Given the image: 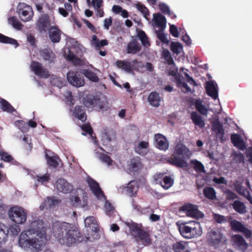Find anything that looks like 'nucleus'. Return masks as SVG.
Returning a JSON list of instances; mask_svg holds the SVG:
<instances>
[{"instance_id": "1", "label": "nucleus", "mask_w": 252, "mask_h": 252, "mask_svg": "<svg viewBox=\"0 0 252 252\" xmlns=\"http://www.w3.org/2000/svg\"><path fill=\"white\" fill-rule=\"evenodd\" d=\"M53 234L59 243L68 247L78 244L84 237L79 228L66 222H56L52 226Z\"/></svg>"}, {"instance_id": "2", "label": "nucleus", "mask_w": 252, "mask_h": 252, "mask_svg": "<svg viewBox=\"0 0 252 252\" xmlns=\"http://www.w3.org/2000/svg\"><path fill=\"white\" fill-rule=\"evenodd\" d=\"M191 155L189 148L182 143H178L175 146L172 156L167 159V162L177 167L184 168L187 166V160Z\"/></svg>"}, {"instance_id": "3", "label": "nucleus", "mask_w": 252, "mask_h": 252, "mask_svg": "<svg viewBox=\"0 0 252 252\" xmlns=\"http://www.w3.org/2000/svg\"><path fill=\"white\" fill-rule=\"evenodd\" d=\"M131 235L135 238L138 244H142L144 246H148L152 244L150 231L145 230L141 223H137L133 221L126 222Z\"/></svg>"}, {"instance_id": "4", "label": "nucleus", "mask_w": 252, "mask_h": 252, "mask_svg": "<svg viewBox=\"0 0 252 252\" xmlns=\"http://www.w3.org/2000/svg\"><path fill=\"white\" fill-rule=\"evenodd\" d=\"M27 231L22 232L19 236L18 243L19 246L26 250H30L38 252L41 250L42 243L38 238Z\"/></svg>"}, {"instance_id": "5", "label": "nucleus", "mask_w": 252, "mask_h": 252, "mask_svg": "<svg viewBox=\"0 0 252 252\" xmlns=\"http://www.w3.org/2000/svg\"><path fill=\"white\" fill-rule=\"evenodd\" d=\"M179 230L181 235L187 239L198 237L202 233L200 223L195 221L181 223L179 226Z\"/></svg>"}, {"instance_id": "6", "label": "nucleus", "mask_w": 252, "mask_h": 252, "mask_svg": "<svg viewBox=\"0 0 252 252\" xmlns=\"http://www.w3.org/2000/svg\"><path fill=\"white\" fill-rule=\"evenodd\" d=\"M8 215L11 221L19 224L24 223L27 218L26 210L17 206L11 207L8 211Z\"/></svg>"}, {"instance_id": "7", "label": "nucleus", "mask_w": 252, "mask_h": 252, "mask_svg": "<svg viewBox=\"0 0 252 252\" xmlns=\"http://www.w3.org/2000/svg\"><path fill=\"white\" fill-rule=\"evenodd\" d=\"M17 13L20 19L23 22L30 21L33 15L32 7L24 2H20L18 4Z\"/></svg>"}, {"instance_id": "8", "label": "nucleus", "mask_w": 252, "mask_h": 252, "mask_svg": "<svg viewBox=\"0 0 252 252\" xmlns=\"http://www.w3.org/2000/svg\"><path fill=\"white\" fill-rule=\"evenodd\" d=\"M207 237L209 244L215 247L225 241V237L222 234L220 230L218 228L211 229L208 232Z\"/></svg>"}, {"instance_id": "9", "label": "nucleus", "mask_w": 252, "mask_h": 252, "mask_svg": "<svg viewBox=\"0 0 252 252\" xmlns=\"http://www.w3.org/2000/svg\"><path fill=\"white\" fill-rule=\"evenodd\" d=\"M27 231L41 239L46 237L45 230L43 226L42 221L41 220H38L32 221L29 230Z\"/></svg>"}, {"instance_id": "10", "label": "nucleus", "mask_w": 252, "mask_h": 252, "mask_svg": "<svg viewBox=\"0 0 252 252\" xmlns=\"http://www.w3.org/2000/svg\"><path fill=\"white\" fill-rule=\"evenodd\" d=\"M180 210L185 213L189 217L201 218L204 216L203 214L198 210L197 206L192 204H184L180 208Z\"/></svg>"}, {"instance_id": "11", "label": "nucleus", "mask_w": 252, "mask_h": 252, "mask_svg": "<svg viewBox=\"0 0 252 252\" xmlns=\"http://www.w3.org/2000/svg\"><path fill=\"white\" fill-rule=\"evenodd\" d=\"M38 55L39 59L49 63H54L56 59V56L53 50L49 47L41 48L39 50Z\"/></svg>"}, {"instance_id": "12", "label": "nucleus", "mask_w": 252, "mask_h": 252, "mask_svg": "<svg viewBox=\"0 0 252 252\" xmlns=\"http://www.w3.org/2000/svg\"><path fill=\"white\" fill-rule=\"evenodd\" d=\"M37 30L40 32H46L50 27V19L47 14H42L38 18L36 24Z\"/></svg>"}, {"instance_id": "13", "label": "nucleus", "mask_w": 252, "mask_h": 252, "mask_svg": "<svg viewBox=\"0 0 252 252\" xmlns=\"http://www.w3.org/2000/svg\"><path fill=\"white\" fill-rule=\"evenodd\" d=\"M67 78L68 82L75 87H80L85 84L84 78L77 72L69 71L67 74Z\"/></svg>"}, {"instance_id": "14", "label": "nucleus", "mask_w": 252, "mask_h": 252, "mask_svg": "<svg viewBox=\"0 0 252 252\" xmlns=\"http://www.w3.org/2000/svg\"><path fill=\"white\" fill-rule=\"evenodd\" d=\"M229 223L231 229L232 231L244 233L247 238H250L251 236V231L246 228L241 222L234 220H231Z\"/></svg>"}, {"instance_id": "15", "label": "nucleus", "mask_w": 252, "mask_h": 252, "mask_svg": "<svg viewBox=\"0 0 252 252\" xmlns=\"http://www.w3.org/2000/svg\"><path fill=\"white\" fill-rule=\"evenodd\" d=\"M83 103L86 107L93 108L94 107H99L102 108L101 101L97 96L89 95L83 98Z\"/></svg>"}, {"instance_id": "16", "label": "nucleus", "mask_w": 252, "mask_h": 252, "mask_svg": "<svg viewBox=\"0 0 252 252\" xmlns=\"http://www.w3.org/2000/svg\"><path fill=\"white\" fill-rule=\"evenodd\" d=\"M56 186L58 191L64 193H70L73 189V185L62 178L57 180Z\"/></svg>"}, {"instance_id": "17", "label": "nucleus", "mask_w": 252, "mask_h": 252, "mask_svg": "<svg viewBox=\"0 0 252 252\" xmlns=\"http://www.w3.org/2000/svg\"><path fill=\"white\" fill-rule=\"evenodd\" d=\"M155 145L159 150L166 151L168 149L169 143L166 137L160 133L156 134L154 136Z\"/></svg>"}, {"instance_id": "18", "label": "nucleus", "mask_w": 252, "mask_h": 252, "mask_svg": "<svg viewBox=\"0 0 252 252\" xmlns=\"http://www.w3.org/2000/svg\"><path fill=\"white\" fill-rule=\"evenodd\" d=\"M212 130L215 132L216 137H218L221 142L224 141V130L219 119H216L213 122Z\"/></svg>"}, {"instance_id": "19", "label": "nucleus", "mask_w": 252, "mask_h": 252, "mask_svg": "<svg viewBox=\"0 0 252 252\" xmlns=\"http://www.w3.org/2000/svg\"><path fill=\"white\" fill-rule=\"evenodd\" d=\"M48 32L49 37L52 42L55 43L60 41L62 32L57 26H51Z\"/></svg>"}, {"instance_id": "20", "label": "nucleus", "mask_w": 252, "mask_h": 252, "mask_svg": "<svg viewBox=\"0 0 252 252\" xmlns=\"http://www.w3.org/2000/svg\"><path fill=\"white\" fill-rule=\"evenodd\" d=\"M42 64H31V68L37 76L44 78H48L50 74L46 68H43Z\"/></svg>"}, {"instance_id": "21", "label": "nucleus", "mask_w": 252, "mask_h": 252, "mask_svg": "<svg viewBox=\"0 0 252 252\" xmlns=\"http://www.w3.org/2000/svg\"><path fill=\"white\" fill-rule=\"evenodd\" d=\"M231 241L233 245L236 246L238 249L243 251L247 249L248 245L245 239L239 234L233 235L231 237Z\"/></svg>"}, {"instance_id": "22", "label": "nucleus", "mask_w": 252, "mask_h": 252, "mask_svg": "<svg viewBox=\"0 0 252 252\" xmlns=\"http://www.w3.org/2000/svg\"><path fill=\"white\" fill-rule=\"evenodd\" d=\"M87 182L92 192L97 197L104 195L103 192L100 189L99 185L94 179L88 178Z\"/></svg>"}, {"instance_id": "23", "label": "nucleus", "mask_w": 252, "mask_h": 252, "mask_svg": "<svg viewBox=\"0 0 252 252\" xmlns=\"http://www.w3.org/2000/svg\"><path fill=\"white\" fill-rule=\"evenodd\" d=\"M89 6H91L96 10V15L99 17L104 16V11L102 8L103 0H90V2H87Z\"/></svg>"}, {"instance_id": "24", "label": "nucleus", "mask_w": 252, "mask_h": 252, "mask_svg": "<svg viewBox=\"0 0 252 252\" xmlns=\"http://www.w3.org/2000/svg\"><path fill=\"white\" fill-rule=\"evenodd\" d=\"M73 116L82 122H85L87 120L86 110L84 106L76 105L73 112Z\"/></svg>"}, {"instance_id": "25", "label": "nucleus", "mask_w": 252, "mask_h": 252, "mask_svg": "<svg viewBox=\"0 0 252 252\" xmlns=\"http://www.w3.org/2000/svg\"><path fill=\"white\" fill-rule=\"evenodd\" d=\"M231 142L235 147H237L241 150H244L246 148L245 143L240 136L238 134H232L230 136Z\"/></svg>"}, {"instance_id": "26", "label": "nucleus", "mask_w": 252, "mask_h": 252, "mask_svg": "<svg viewBox=\"0 0 252 252\" xmlns=\"http://www.w3.org/2000/svg\"><path fill=\"white\" fill-rule=\"evenodd\" d=\"M205 88L207 94L213 99H216L218 97V89L213 82H208Z\"/></svg>"}, {"instance_id": "27", "label": "nucleus", "mask_w": 252, "mask_h": 252, "mask_svg": "<svg viewBox=\"0 0 252 252\" xmlns=\"http://www.w3.org/2000/svg\"><path fill=\"white\" fill-rule=\"evenodd\" d=\"M155 25L161 31H164L166 28V20L165 17L160 13L154 14Z\"/></svg>"}, {"instance_id": "28", "label": "nucleus", "mask_w": 252, "mask_h": 252, "mask_svg": "<svg viewBox=\"0 0 252 252\" xmlns=\"http://www.w3.org/2000/svg\"><path fill=\"white\" fill-rule=\"evenodd\" d=\"M172 248L174 252H190L188 243L185 241L176 242L172 244Z\"/></svg>"}, {"instance_id": "29", "label": "nucleus", "mask_w": 252, "mask_h": 252, "mask_svg": "<svg viewBox=\"0 0 252 252\" xmlns=\"http://www.w3.org/2000/svg\"><path fill=\"white\" fill-rule=\"evenodd\" d=\"M149 146L148 141H142L137 145L134 146L135 152L140 156H144L148 153Z\"/></svg>"}, {"instance_id": "30", "label": "nucleus", "mask_w": 252, "mask_h": 252, "mask_svg": "<svg viewBox=\"0 0 252 252\" xmlns=\"http://www.w3.org/2000/svg\"><path fill=\"white\" fill-rule=\"evenodd\" d=\"M61 202L60 200L57 199L55 197H48L40 206L41 210H44L45 208H50L56 205H57Z\"/></svg>"}, {"instance_id": "31", "label": "nucleus", "mask_w": 252, "mask_h": 252, "mask_svg": "<svg viewBox=\"0 0 252 252\" xmlns=\"http://www.w3.org/2000/svg\"><path fill=\"white\" fill-rule=\"evenodd\" d=\"M85 224L86 227L92 228V231L96 233L99 231L98 225L95 218L93 216L87 217L85 219Z\"/></svg>"}, {"instance_id": "32", "label": "nucleus", "mask_w": 252, "mask_h": 252, "mask_svg": "<svg viewBox=\"0 0 252 252\" xmlns=\"http://www.w3.org/2000/svg\"><path fill=\"white\" fill-rule=\"evenodd\" d=\"M91 44L96 50H99L101 47L107 45L108 42L106 39L100 40L96 35H93L92 37Z\"/></svg>"}, {"instance_id": "33", "label": "nucleus", "mask_w": 252, "mask_h": 252, "mask_svg": "<svg viewBox=\"0 0 252 252\" xmlns=\"http://www.w3.org/2000/svg\"><path fill=\"white\" fill-rule=\"evenodd\" d=\"M190 117L195 125L201 128L204 127L205 124L204 120L196 112H192L190 114Z\"/></svg>"}, {"instance_id": "34", "label": "nucleus", "mask_w": 252, "mask_h": 252, "mask_svg": "<svg viewBox=\"0 0 252 252\" xmlns=\"http://www.w3.org/2000/svg\"><path fill=\"white\" fill-rule=\"evenodd\" d=\"M64 57L68 61L71 62L72 63H82V61L79 59L74 52L70 49H67V52L65 51L63 54Z\"/></svg>"}, {"instance_id": "35", "label": "nucleus", "mask_w": 252, "mask_h": 252, "mask_svg": "<svg viewBox=\"0 0 252 252\" xmlns=\"http://www.w3.org/2000/svg\"><path fill=\"white\" fill-rule=\"evenodd\" d=\"M141 49L140 44L137 41L130 42L127 46V52L129 54H136L139 52Z\"/></svg>"}, {"instance_id": "36", "label": "nucleus", "mask_w": 252, "mask_h": 252, "mask_svg": "<svg viewBox=\"0 0 252 252\" xmlns=\"http://www.w3.org/2000/svg\"><path fill=\"white\" fill-rule=\"evenodd\" d=\"M148 101L151 105L154 107L159 106L160 102V97L159 94L157 92L151 93L149 95Z\"/></svg>"}, {"instance_id": "37", "label": "nucleus", "mask_w": 252, "mask_h": 252, "mask_svg": "<svg viewBox=\"0 0 252 252\" xmlns=\"http://www.w3.org/2000/svg\"><path fill=\"white\" fill-rule=\"evenodd\" d=\"M232 206L234 210L240 214H245L247 212L244 203L239 200H235Z\"/></svg>"}, {"instance_id": "38", "label": "nucleus", "mask_w": 252, "mask_h": 252, "mask_svg": "<svg viewBox=\"0 0 252 252\" xmlns=\"http://www.w3.org/2000/svg\"><path fill=\"white\" fill-rule=\"evenodd\" d=\"M46 157L49 167L57 168L58 166L59 165V161H61V159L58 156H49L48 155H46Z\"/></svg>"}, {"instance_id": "39", "label": "nucleus", "mask_w": 252, "mask_h": 252, "mask_svg": "<svg viewBox=\"0 0 252 252\" xmlns=\"http://www.w3.org/2000/svg\"><path fill=\"white\" fill-rule=\"evenodd\" d=\"M203 192L204 196L210 200L216 198V193L215 189L211 187H206L204 188Z\"/></svg>"}, {"instance_id": "40", "label": "nucleus", "mask_w": 252, "mask_h": 252, "mask_svg": "<svg viewBox=\"0 0 252 252\" xmlns=\"http://www.w3.org/2000/svg\"><path fill=\"white\" fill-rule=\"evenodd\" d=\"M0 42L4 44H10L13 45L15 48L17 47L19 45L16 39L6 36L0 33Z\"/></svg>"}, {"instance_id": "41", "label": "nucleus", "mask_w": 252, "mask_h": 252, "mask_svg": "<svg viewBox=\"0 0 252 252\" xmlns=\"http://www.w3.org/2000/svg\"><path fill=\"white\" fill-rule=\"evenodd\" d=\"M0 108L3 111L12 113L15 111L14 108L6 100L1 98L0 100Z\"/></svg>"}, {"instance_id": "42", "label": "nucleus", "mask_w": 252, "mask_h": 252, "mask_svg": "<svg viewBox=\"0 0 252 252\" xmlns=\"http://www.w3.org/2000/svg\"><path fill=\"white\" fill-rule=\"evenodd\" d=\"M82 73L84 76L88 78L90 80L94 82H98L99 81V78L97 77L96 74L93 71L89 69H82Z\"/></svg>"}, {"instance_id": "43", "label": "nucleus", "mask_w": 252, "mask_h": 252, "mask_svg": "<svg viewBox=\"0 0 252 252\" xmlns=\"http://www.w3.org/2000/svg\"><path fill=\"white\" fill-rule=\"evenodd\" d=\"M190 163L196 172H204L205 171L204 166L200 161L196 159H192L190 161Z\"/></svg>"}, {"instance_id": "44", "label": "nucleus", "mask_w": 252, "mask_h": 252, "mask_svg": "<svg viewBox=\"0 0 252 252\" xmlns=\"http://www.w3.org/2000/svg\"><path fill=\"white\" fill-rule=\"evenodd\" d=\"M137 36L144 46H150V44L148 40V37L145 32L140 30L137 33Z\"/></svg>"}, {"instance_id": "45", "label": "nucleus", "mask_w": 252, "mask_h": 252, "mask_svg": "<svg viewBox=\"0 0 252 252\" xmlns=\"http://www.w3.org/2000/svg\"><path fill=\"white\" fill-rule=\"evenodd\" d=\"M138 186L137 183L134 181H130L127 185L126 191L130 194V195H134L137 193Z\"/></svg>"}, {"instance_id": "46", "label": "nucleus", "mask_w": 252, "mask_h": 252, "mask_svg": "<svg viewBox=\"0 0 252 252\" xmlns=\"http://www.w3.org/2000/svg\"><path fill=\"white\" fill-rule=\"evenodd\" d=\"M234 187L235 190L240 195H245L248 193V189L242 186V183L236 181L234 183Z\"/></svg>"}, {"instance_id": "47", "label": "nucleus", "mask_w": 252, "mask_h": 252, "mask_svg": "<svg viewBox=\"0 0 252 252\" xmlns=\"http://www.w3.org/2000/svg\"><path fill=\"white\" fill-rule=\"evenodd\" d=\"M9 21L12 26L17 30H21L24 27L23 25L15 16L10 17Z\"/></svg>"}, {"instance_id": "48", "label": "nucleus", "mask_w": 252, "mask_h": 252, "mask_svg": "<svg viewBox=\"0 0 252 252\" xmlns=\"http://www.w3.org/2000/svg\"><path fill=\"white\" fill-rule=\"evenodd\" d=\"M196 109L198 112L203 115H206L207 114V109L205 106L202 104L200 99H196L195 102Z\"/></svg>"}, {"instance_id": "49", "label": "nucleus", "mask_w": 252, "mask_h": 252, "mask_svg": "<svg viewBox=\"0 0 252 252\" xmlns=\"http://www.w3.org/2000/svg\"><path fill=\"white\" fill-rule=\"evenodd\" d=\"M173 180L170 176H165L163 179V182L161 185L165 189H168L173 185Z\"/></svg>"}, {"instance_id": "50", "label": "nucleus", "mask_w": 252, "mask_h": 252, "mask_svg": "<svg viewBox=\"0 0 252 252\" xmlns=\"http://www.w3.org/2000/svg\"><path fill=\"white\" fill-rule=\"evenodd\" d=\"M7 226L3 223H0V242L5 241L8 235Z\"/></svg>"}, {"instance_id": "51", "label": "nucleus", "mask_w": 252, "mask_h": 252, "mask_svg": "<svg viewBox=\"0 0 252 252\" xmlns=\"http://www.w3.org/2000/svg\"><path fill=\"white\" fill-rule=\"evenodd\" d=\"M233 161L236 163H243L245 162L244 156L241 153H234L232 155Z\"/></svg>"}, {"instance_id": "52", "label": "nucleus", "mask_w": 252, "mask_h": 252, "mask_svg": "<svg viewBox=\"0 0 252 252\" xmlns=\"http://www.w3.org/2000/svg\"><path fill=\"white\" fill-rule=\"evenodd\" d=\"M15 125L23 132H26L28 131L29 126L27 123L22 120H18L15 122Z\"/></svg>"}, {"instance_id": "53", "label": "nucleus", "mask_w": 252, "mask_h": 252, "mask_svg": "<svg viewBox=\"0 0 252 252\" xmlns=\"http://www.w3.org/2000/svg\"><path fill=\"white\" fill-rule=\"evenodd\" d=\"M136 64H116V65L121 67L123 69L128 73H132L133 70H136L135 65Z\"/></svg>"}, {"instance_id": "54", "label": "nucleus", "mask_w": 252, "mask_h": 252, "mask_svg": "<svg viewBox=\"0 0 252 252\" xmlns=\"http://www.w3.org/2000/svg\"><path fill=\"white\" fill-rule=\"evenodd\" d=\"M104 208L107 215L110 217L114 215L115 208L109 202L106 201Z\"/></svg>"}, {"instance_id": "55", "label": "nucleus", "mask_w": 252, "mask_h": 252, "mask_svg": "<svg viewBox=\"0 0 252 252\" xmlns=\"http://www.w3.org/2000/svg\"><path fill=\"white\" fill-rule=\"evenodd\" d=\"M176 83L179 87L180 86L182 87L183 88L182 91L184 93H188L191 92V89L188 86V84L186 83L183 82L179 77H177Z\"/></svg>"}, {"instance_id": "56", "label": "nucleus", "mask_w": 252, "mask_h": 252, "mask_svg": "<svg viewBox=\"0 0 252 252\" xmlns=\"http://www.w3.org/2000/svg\"><path fill=\"white\" fill-rule=\"evenodd\" d=\"M171 51L176 54L181 53L183 50V46L179 42H172L171 44Z\"/></svg>"}, {"instance_id": "57", "label": "nucleus", "mask_w": 252, "mask_h": 252, "mask_svg": "<svg viewBox=\"0 0 252 252\" xmlns=\"http://www.w3.org/2000/svg\"><path fill=\"white\" fill-rule=\"evenodd\" d=\"M141 166V162L139 158H133L130 161V167L133 170H138L140 166Z\"/></svg>"}, {"instance_id": "58", "label": "nucleus", "mask_w": 252, "mask_h": 252, "mask_svg": "<svg viewBox=\"0 0 252 252\" xmlns=\"http://www.w3.org/2000/svg\"><path fill=\"white\" fill-rule=\"evenodd\" d=\"M136 7L146 18H147V16L149 15V10L144 4L138 3L136 4Z\"/></svg>"}, {"instance_id": "59", "label": "nucleus", "mask_w": 252, "mask_h": 252, "mask_svg": "<svg viewBox=\"0 0 252 252\" xmlns=\"http://www.w3.org/2000/svg\"><path fill=\"white\" fill-rule=\"evenodd\" d=\"M158 38L163 43H168L169 40L166 37V34L163 32V31L161 30L156 31Z\"/></svg>"}, {"instance_id": "60", "label": "nucleus", "mask_w": 252, "mask_h": 252, "mask_svg": "<svg viewBox=\"0 0 252 252\" xmlns=\"http://www.w3.org/2000/svg\"><path fill=\"white\" fill-rule=\"evenodd\" d=\"M8 234H9L11 235H17L20 231V228L17 225H12L9 227L7 226Z\"/></svg>"}, {"instance_id": "61", "label": "nucleus", "mask_w": 252, "mask_h": 252, "mask_svg": "<svg viewBox=\"0 0 252 252\" xmlns=\"http://www.w3.org/2000/svg\"><path fill=\"white\" fill-rule=\"evenodd\" d=\"M82 130L88 133L93 139H96V137H94L93 134H94V131L91 126L89 124H85L81 126Z\"/></svg>"}, {"instance_id": "62", "label": "nucleus", "mask_w": 252, "mask_h": 252, "mask_svg": "<svg viewBox=\"0 0 252 252\" xmlns=\"http://www.w3.org/2000/svg\"><path fill=\"white\" fill-rule=\"evenodd\" d=\"M36 179L39 182H41L42 184H44V183H46L50 180V174L48 173L43 175H37Z\"/></svg>"}, {"instance_id": "63", "label": "nucleus", "mask_w": 252, "mask_h": 252, "mask_svg": "<svg viewBox=\"0 0 252 252\" xmlns=\"http://www.w3.org/2000/svg\"><path fill=\"white\" fill-rule=\"evenodd\" d=\"M99 158L102 162L106 163L108 165L112 164V160L111 158L106 154H100Z\"/></svg>"}, {"instance_id": "64", "label": "nucleus", "mask_w": 252, "mask_h": 252, "mask_svg": "<svg viewBox=\"0 0 252 252\" xmlns=\"http://www.w3.org/2000/svg\"><path fill=\"white\" fill-rule=\"evenodd\" d=\"M162 57L167 62V63H174L173 59L168 50H164L162 52Z\"/></svg>"}]
</instances>
